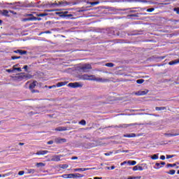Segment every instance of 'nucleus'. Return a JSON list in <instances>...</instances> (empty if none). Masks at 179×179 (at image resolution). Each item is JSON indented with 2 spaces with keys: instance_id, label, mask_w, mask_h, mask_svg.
Here are the masks:
<instances>
[{
  "instance_id": "c85d7f7f",
  "label": "nucleus",
  "mask_w": 179,
  "mask_h": 179,
  "mask_svg": "<svg viewBox=\"0 0 179 179\" xmlns=\"http://www.w3.org/2000/svg\"><path fill=\"white\" fill-rule=\"evenodd\" d=\"M155 166H157V167H155V169H156L157 170H159V169H162V167H163V166H162L160 163H156Z\"/></svg>"
},
{
  "instance_id": "052dcab7",
  "label": "nucleus",
  "mask_w": 179,
  "mask_h": 179,
  "mask_svg": "<svg viewBox=\"0 0 179 179\" xmlns=\"http://www.w3.org/2000/svg\"><path fill=\"white\" fill-rule=\"evenodd\" d=\"M127 179H136V177L130 176Z\"/></svg>"
},
{
  "instance_id": "4be33fe9",
  "label": "nucleus",
  "mask_w": 179,
  "mask_h": 179,
  "mask_svg": "<svg viewBox=\"0 0 179 179\" xmlns=\"http://www.w3.org/2000/svg\"><path fill=\"white\" fill-rule=\"evenodd\" d=\"M179 133L176 134H165V136H178Z\"/></svg>"
},
{
  "instance_id": "9b49d317",
  "label": "nucleus",
  "mask_w": 179,
  "mask_h": 179,
  "mask_svg": "<svg viewBox=\"0 0 179 179\" xmlns=\"http://www.w3.org/2000/svg\"><path fill=\"white\" fill-rule=\"evenodd\" d=\"M14 52H15V54H20V55H24L27 54V51H26V50H14Z\"/></svg>"
},
{
  "instance_id": "f3484780",
  "label": "nucleus",
  "mask_w": 179,
  "mask_h": 179,
  "mask_svg": "<svg viewBox=\"0 0 179 179\" xmlns=\"http://www.w3.org/2000/svg\"><path fill=\"white\" fill-rule=\"evenodd\" d=\"M1 15H3V16H6V17H9V11L8 10H3L1 11Z\"/></svg>"
},
{
  "instance_id": "7ed1b4c3",
  "label": "nucleus",
  "mask_w": 179,
  "mask_h": 179,
  "mask_svg": "<svg viewBox=\"0 0 179 179\" xmlns=\"http://www.w3.org/2000/svg\"><path fill=\"white\" fill-rule=\"evenodd\" d=\"M92 69V65L90 64H85L80 67L81 72L87 73Z\"/></svg>"
},
{
  "instance_id": "72a5a7b5",
  "label": "nucleus",
  "mask_w": 179,
  "mask_h": 179,
  "mask_svg": "<svg viewBox=\"0 0 179 179\" xmlns=\"http://www.w3.org/2000/svg\"><path fill=\"white\" fill-rule=\"evenodd\" d=\"M106 66H108V68H113V66H114V64L113 63H106Z\"/></svg>"
},
{
  "instance_id": "c9c22d12",
  "label": "nucleus",
  "mask_w": 179,
  "mask_h": 179,
  "mask_svg": "<svg viewBox=\"0 0 179 179\" xmlns=\"http://www.w3.org/2000/svg\"><path fill=\"white\" fill-rule=\"evenodd\" d=\"M20 58H22V57H20V56H19V57H17V56H12L11 57V59H13V60L20 59Z\"/></svg>"
},
{
  "instance_id": "c03bdc74",
  "label": "nucleus",
  "mask_w": 179,
  "mask_h": 179,
  "mask_svg": "<svg viewBox=\"0 0 179 179\" xmlns=\"http://www.w3.org/2000/svg\"><path fill=\"white\" fill-rule=\"evenodd\" d=\"M68 167H69L68 164L62 165V169H68Z\"/></svg>"
},
{
  "instance_id": "e433bc0d",
  "label": "nucleus",
  "mask_w": 179,
  "mask_h": 179,
  "mask_svg": "<svg viewBox=\"0 0 179 179\" xmlns=\"http://www.w3.org/2000/svg\"><path fill=\"white\" fill-rule=\"evenodd\" d=\"M176 166H177L176 164H168L166 167H176Z\"/></svg>"
},
{
  "instance_id": "a18cd8bd",
  "label": "nucleus",
  "mask_w": 179,
  "mask_h": 179,
  "mask_svg": "<svg viewBox=\"0 0 179 179\" xmlns=\"http://www.w3.org/2000/svg\"><path fill=\"white\" fill-rule=\"evenodd\" d=\"M25 16H29V17H35L32 13L26 14Z\"/></svg>"
},
{
  "instance_id": "4c0bfd02",
  "label": "nucleus",
  "mask_w": 179,
  "mask_h": 179,
  "mask_svg": "<svg viewBox=\"0 0 179 179\" xmlns=\"http://www.w3.org/2000/svg\"><path fill=\"white\" fill-rule=\"evenodd\" d=\"M100 3L99 1H94V2H92L91 5H92V6H94V5H99Z\"/></svg>"
},
{
  "instance_id": "473e14b6",
  "label": "nucleus",
  "mask_w": 179,
  "mask_h": 179,
  "mask_svg": "<svg viewBox=\"0 0 179 179\" xmlns=\"http://www.w3.org/2000/svg\"><path fill=\"white\" fill-rule=\"evenodd\" d=\"M78 124H80V125H83V126H85V125H86V120H82L81 121H80V122H78Z\"/></svg>"
},
{
  "instance_id": "f257e3e1",
  "label": "nucleus",
  "mask_w": 179,
  "mask_h": 179,
  "mask_svg": "<svg viewBox=\"0 0 179 179\" xmlns=\"http://www.w3.org/2000/svg\"><path fill=\"white\" fill-rule=\"evenodd\" d=\"M81 78L83 80H94L95 82H101V83H105L106 82H108V79L96 78V76L94 75L89 76L87 74H84L81 76Z\"/></svg>"
},
{
  "instance_id": "f03ea898",
  "label": "nucleus",
  "mask_w": 179,
  "mask_h": 179,
  "mask_svg": "<svg viewBox=\"0 0 179 179\" xmlns=\"http://www.w3.org/2000/svg\"><path fill=\"white\" fill-rule=\"evenodd\" d=\"M32 76L30 74H24V73H21L18 76H15L16 80H23L25 79V80H27V79H31Z\"/></svg>"
},
{
  "instance_id": "864d4df0",
  "label": "nucleus",
  "mask_w": 179,
  "mask_h": 179,
  "mask_svg": "<svg viewBox=\"0 0 179 179\" xmlns=\"http://www.w3.org/2000/svg\"><path fill=\"white\" fill-rule=\"evenodd\" d=\"M160 159L161 160H165L166 159V157L164 155H161Z\"/></svg>"
},
{
  "instance_id": "680f3d73",
  "label": "nucleus",
  "mask_w": 179,
  "mask_h": 179,
  "mask_svg": "<svg viewBox=\"0 0 179 179\" xmlns=\"http://www.w3.org/2000/svg\"><path fill=\"white\" fill-rule=\"evenodd\" d=\"M27 68H28L27 65H25L24 66L23 69H25V71H27Z\"/></svg>"
},
{
  "instance_id": "5fc2aeb1",
  "label": "nucleus",
  "mask_w": 179,
  "mask_h": 179,
  "mask_svg": "<svg viewBox=\"0 0 179 179\" xmlns=\"http://www.w3.org/2000/svg\"><path fill=\"white\" fill-rule=\"evenodd\" d=\"M127 0H115V2H125Z\"/></svg>"
},
{
  "instance_id": "c756f323",
  "label": "nucleus",
  "mask_w": 179,
  "mask_h": 179,
  "mask_svg": "<svg viewBox=\"0 0 179 179\" xmlns=\"http://www.w3.org/2000/svg\"><path fill=\"white\" fill-rule=\"evenodd\" d=\"M155 110H156L157 111H162V110H166V107H156V108H155Z\"/></svg>"
},
{
  "instance_id": "37998d69",
  "label": "nucleus",
  "mask_w": 179,
  "mask_h": 179,
  "mask_svg": "<svg viewBox=\"0 0 179 179\" xmlns=\"http://www.w3.org/2000/svg\"><path fill=\"white\" fill-rule=\"evenodd\" d=\"M138 170H139V171H143V167L138 165Z\"/></svg>"
},
{
  "instance_id": "49530a36",
  "label": "nucleus",
  "mask_w": 179,
  "mask_h": 179,
  "mask_svg": "<svg viewBox=\"0 0 179 179\" xmlns=\"http://www.w3.org/2000/svg\"><path fill=\"white\" fill-rule=\"evenodd\" d=\"M6 72H8V73H10L12 72H15V71L13 70V69H7Z\"/></svg>"
},
{
  "instance_id": "6e6552de",
  "label": "nucleus",
  "mask_w": 179,
  "mask_h": 179,
  "mask_svg": "<svg viewBox=\"0 0 179 179\" xmlns=\"http://www.w3.org/2000/svg\"><path fill=\"white\" fill-rule=\"evenodd\" d=\"M136 136H141V135H136L135 133L123 135V138H136Z\"/></svg>"
},
{
  "instance_id": "6e6d98bb",
  "label": "nucleus",
  "mask_w": 179,
  "mask_h": 179,
  "mask_svg": "<svg viewBox=\"0 0 179 179\" xmlns=\"http://www.w3.org/2000/svg\"><path fill=\"white\" fill-rule=\"evenodd\" d=\"M122 153H129V150H122Z\"/></svg>"
},
{
  "instance_id": "09e8293b",
  "label": "nucleus",
  "mask_w": 179,
  "mask_h": 179,
  "mask_svg": "<svg viewBox=\"0 0 179 179\" xmlns=\"http://www.w3.org/2000/svg\"><path fill=\"white\" fill-rule=\"evenodd\" d=\"M138 170V165L133 167V171H137Z\"/></svg>"
},
{
  "instance_id": "a211bd4d",
  "label": "nucleus",
  "mask_w": 179,
  "mask_h": 179,
  "mask_svg": "<svg viewBox=\"0 0 179 179\" xmlns=\"http://www.w3.org/2000/svg\"><path fill=\"white\" fill-rule=\"evenodd\" d=\"M64 176L65 178H75V173H69Z\"/></svg>"
},
{
  "instance_id": "20e7f679",
  "label": "nucleus",
  "mask_w": 179,
  "mask_h": 179,
  "mask_svg": "<svg viewBox=\"0 0 179 179\" xmlns=\"http://www.w3.org/2000/svg\"><path fill=\"white\" fill-rule=\"evenodd\" d=\"M36 85H37V82L36 80H34L31 83L29 84V89L31 93H40V91L37 90H34Z\"/></svg>"
},
{
  "instance_id": "338daca9",
  "label": "nucleus",
  "mask_w": 179,
  "mask_h": 179,
  "mask_svg": "<svg viewBox=\"0 0 179 179\" xmlns=\"http://www.w3.org/2000/svg\"><path fill=\"white\" fill-rule=\"evenodd\" d=\"M94 179H103L101 177H94Z\"/></svg>"
},
{
  "instance_id": "aec40b11",
  "label": "nucleus",
  "mask_w": 179,
  "mask_h": 179,
  "mask_svg": "<svg viewBox=\"0 0 179 179\" xmlns=\"http://www.w3.org/2000/svg\"><path fill=\"white\" fill-rule=\"evenodd\" d=\"M85 177V175H82L80 173H74V178H82Z\"/></svg>"
},
{
  "instance_id": "69168bd1",
  "label": "nucleus",
  "mask_w": 179,
  "mask_h": 179,
  "mask_svg": "<svg viewBox=\"0 0 179 179\" xmlns=\"http://www.w3.org/2000/svg\"><path fill=\"white\" fill-rule=\"evenodd\" d=\"M55 10H46V12H54Z\"/></svg>"
},
{
  "instance_id": "5701e85b",
  "label": "nucleus",
  "mask_w": 179,
  "mask_h": 179,
  "mask_svg": "<svg viewBox=\"0 0 179 179\" xmlns=\"http://www.w3.org/2000/svg\"><path fill=\"white\" fill-rule=\"evenodd\" d=\"M36 167H44L45 166V164L43 162H38V163H36Z\"/></svg>"
},
{
  "instance_id": "58836bf2",
  "label": "nucleus",
  "mask_w": 179,
  "mask_h": 179,
  "mask_svg": "<svg viewBox=\"0 0 179 179\" xmlns=\"http://www.w3.org/2000/svg\"><path fill=\"white\" fill-rule=\"evenodd\" d=\"M113 35L114 36H120V32H118V31L115 30L113 31Z\"/></svg>"
},
{
  "instance_id": "423d86ee",
  "label": "nucleus",
  "mask_w": 179,
  "mask_h": 179,
  "mask_svg": "<svg viewBox=\"0 0 179 179\" xmlns=\"http://www.w3.org/2000/svg\"><path fill=\"white\" fill-rule=\"evenodd\" d=\"M36 20H41V18L40 17H28V18H24L23 20V22H34V21H36Z\"/></svg>"
},
{
  "instance_id": "e2e57ef3",
  "label": "nucleus",
  "mask_w": 179,
  "mask_h": 179,
  "mask_svg": "<svg viewBox=\"0 0 179 179\" xmlns=\"http://www.w3.org/2000/svg\"><path fill=\"white\" fill-rule=\"evenodd\" d=\"M160 164H161V166H165L166 165V162H162Z\"/></svg>"
},
{
  "instance_id": "8fccbe9b",
  "label": "nucleus",
  "mask_w": 179,
  "mask_h": 179,
  "mask_svg": "<svg viewBox=\"0 0 179 179\" xmlns=\"http://www.w3.org/2000/svg\"><path fill=\"white\" fill-rule=\"evenodd\" d=\"M174 157V155H166V159H172V157Z\"/></svg>"
},
{
  "instance_id": "ea45409f",
  "label": "nucleus",
  "mask_w": 179,
  "mask_h": 179,
  "mask_svg": "<svg viewBox=\"0 0 179 179\" xmlns=\"http://www.w3.org/2000/svg\"><path fill=\"white\" fill-rule=\"evenodd\" d=\"M174 12H176L177 15H179V8H173Z\"/></svg>"
},
{
  "instance_id": "de8ad7c7",
  "label": "nucleus",
  "mask_w": 179,
  "mask_h": 179,
  "mask_svg": "<svg viewBox=\"0 0 179 179\" xmlns=\"http://www.w3.org/2000/svg\"><path fill=\"white\" fill-rule=\"evenodd\" d=\"M153 10H155V8H153L147 9V12H153Z\"/></svg>"
},
{
  "instance_id": "dca6fc26",
  "label": "nucleus",
  "mask_w": 179,
  "mask_h": 179,
  "mask_svg": "<svg viewBox=\"0 0 179 179\" xmlns=\"http://www.w3.org/2000/svg\"><path fill=\"white\" fill-rule=\"evenodd\" d=\"M87 170H90V168H78L75 169L74 171H87Z\"/></svg>"
},
{
  "instance_id": "1a4fd4ad",
  "label": "nucleus",
  "mask_w": 179,
  "mask_h": 179,
  "mask_svg": "<svg viewBox=\"0 0 179 179\" xmlns=\"http://www.w3.org/2000/svg\"><path fill=\"white\" fill-rule=\"evenodd\" d=\"M135 125H138L136 123H132V124H123L119 125V128H128V127H135Z\"/></svg>"
},
{
  "instance_id": "f8f14e48",
  "label": "nucleus",
  "mask_w": 179,
  "mask_h": 179,
  "mask_svg": "<svg viewBox=\"0 0 179 179\" xmlns=\"http://www.w3.org/2000/svg\"><path fill=\"white\" fill-rule=\"evenodd\" d=\"M47 153H48V150H40L38 151L36 155L38 156H44V155H47Z\"/></svg>"
},
{
  "instance_id": "412c9836",
  "label": "nucleus",
  "mask_w": 179,
  "mask_h": 179,
  "mask_svg": "<svg viewBox=\"0 0 179 179\" xmlns=\"http://www.w3.org/2000/svg\"><path fill=\"white\" fill-rule=\"evenodd\" d=\"M27 173L28 174H34L36 173V169H27Z\"/></svg>"
},
{
  "instance_id": "9d476101",
  "label": "nucleus",
  "mask_w": 179,
  "mask_h": 179,
  "mask_svg": "<svg viewBox=\"0 0 179 179\" xmlns=\"http://www.w3.org/2000/svg\"><path fill=\"white\" fill-rule=\"evenodd\" d=\"M68 13V11H59V12H56L55 15H58L60 17H65V15Z\"/></svg>"
},
{
  "instance_id": "603ef678",
  "label": "nucleus",
  "mask_w": 179,
  "mask_h": 179,
  "mask_svg": "<svg viewBox=\"0 0 179 179\" xmlns=\"http://www.w3.org/2000/svg\"><path fill=\"white\" fill-rule=\"evenodd\" d=\"M56 131H65V129H62V127H59L56 129Z\"/></svg>"
},
{
  "instance_id": "a19ab883",
  "label": "nucleus",
  "mask_w": 179,
  "mask_h": 179,
  "mask_svg": "<svg viewBox=\"0 0 179 179\" xmlns=\"http://www.w3.org/2000/svg\"><path fill=\"white\" fill-rule=\"evenodd\" d=\"M114 169H115V166H108L107 167V169L108 170H114Z\"/></svg>"
},
{
  "instance_id": "3c124183",
  "label": "nucleus",
  "mask_w": 179,
  "mask_h": 179,
  "mask_svg": "<svg viewBox=\"0 0 179 179\" xmlns=\"http://www.w3.org/2000/svg\"><path fill=\"white\" fill-rule=\"evenodd\" d=\"M52 143H54V141H49L47 143L48 145H52Z\"/></svg>"
},
{
  "instance_id": "f704fd0d",
  "label": "nucleus",
  "mask_w": 179,
  "mask_h": 179,
  "mask_svg": "<svg viewBox=\"0 0 179 179\" xmlns=\"http://www.w3.org/2000/svg\"><path fill=\"white\" fill-rule=\"evenodd\" d=\"M47 13H40V14H36V16H38L39 17H44V16H47Z\"/></svg>"
},
{
  "instance_id": "0eeeda50",
  "label": "nucleus",
  "mask_w": 179,
  "mask_h": 179,
  "mask_svg": "<svg viewBox=\"0 0 179 179\" xmlns=\"http://www.w3.org/2000/svg\"><path fill=\"white\" fill-rule=\"evenodd\" d=\"M55 143L57 144L66 143V138H57L55 139Z\"/></svg>"
},
{
  "instance_id": "2f4dec72",
  "label": "nucleus",
  "mask_w": 179,
  "mask_h": 179,
  "mask_svg": "<svg viewBox=\"0 0 179 179\" xmlns=\"http://www.w3.org/2000/svg\"><path fill=\"white\" fill-rule=\"evenodd\" d=\"M143 82H145V80H143V79H138L136 80V83H138V85H142V83H143Z\"/></svg>"
},
{
  "instance_id": "0e129e2a",
  "label": "nucleus",
  "mask_w": 179,
  "mask_h": 179,
  "mask_svg": "<svg viewBox=\"0 0 179 179\" xmlns=\"http://www.w3.org/2000/svg\"><path fill=\"white\" fill-rule=\"evenodd\" d=\"M124 164H127V162L124 161V162L121 163V166H124Z\"/></svg>"
},
{
  "instance_id": "2eb2a0df",
  "label": "nucleus",
  "mask_w": 179,
  "mask_h": 179,
  "mask_svg": "<svg viewBox=\"0 0 179 179\" xmlns=\"http://www.w3.org/2000/svg\"><path fill=\"white\" fill-rule=\"evenodd\" d=\"M68 82H60V83H57L56 85L57 87H62V86H65L66 85H67Z\"/></svg>"
},
{
  "instance_id": "cd10ccee",
  "label": "nucleus",
  "mask_w": 179,
  "mask_h": 179,
  "mask_svg": "<svg viewBox=\"0 0 179 179\" xmlns=\"http://www.w3.org/2000/svg\"><path fill=\"white\" fill-rule=\"evenodd\" d=\"M167 174H170L171 176H174L176 174V170L172 169L167 172Z\"/></svg>"
},
{
  "instance_id": "bf43d9fd",
  "label": "nucleus",
  "mask_w": 179,
  "mask_h": 179,
  "mask_svg": "<svg viewBox=\"0 0 179 179\" xmlns=\"http://www.w3.org/2000/svg\"><path fill=\"white\" fill-rule=\"evenodd\" d=\"M8 176V174H0V178L1 177H6Z\"/></svg>"
},
{
  "instance_id": "393cba45",
  "label": "nucleus",
  "mask_w": 179,
  "mask_h": 179,
  "mask_svg": "<svg viewBox=\"0 0 179 179\" xmlns=\"http://www.w3.org/2000/svg\"><path fill=\"white\" fill-rule=\"evenodd\" d=\"M64 17L66 18V19H69L70 17L71 18V19H73V18H72V17H73V15H72V14H64Z\"/></svg>"
},
{
  "instance_id": "79ce46f5",
  "label": "nucleus",
  "mask_w": 179,
  "mask_h": 179,
  "mask_svg": "<svg viewBox=\"0 0 179 179\" xmlns=\"http://www.w3.org/2000/svg\"><path fill=\"white\" fill-rule=\"evenodd\" d=\"M24 174V171H20L18 172V176H23Z\"/></svg>"
},
{
  "instance_id": "ddd939ff",
  "label": "nucleus",
  "mask_w": 179,
  "mask_h": 179,
  "mask_svg": "<svg viewBox=\"0 0 179 179\" xmlns=\"http://www.w3.org/2000/svg\"><path fill=\"white\" fill-rule=\"evenodd\" d=\"M69 86H70V87H73V89H75L76 87H79L80 85L79 84V83H70L69 84Z\"/></svg>"
},
{
  "instance_id": "a878e982",
  "label": "nucleus",
  "mask_w": 179,
  "mask_h": 179,
  "mask_svg": "<svg viewBox=\"0 0 179 179\" xmlns=\"http://www.w3.org/2000/svg\"><path fill=\"white\" fill-rule=\"evenodd\" d=\"M127 163L129 166H135V164H136V161H128Z\"/></svg>"
},
{
  "instance_id": "39448f33",
  "label": "nucleus",
  "mask_w": 179,
  "mask_h": 179,
  "mask_svg": "<svg viewBox=\"0 0 179 179\" xmlns=\"http://www.w3.org/2000/svg\"><path fill=\"white\" fill-rule=\"evenodd\" d=\"M49 6H52V7H54V6H68V3L65 2V1H59V2L55 1L53 3L49 4Z\"/></svg>"
},
{
  "instance_id": "4468645a",
  "label": "nucleus",
  "mask_w": 179,
  "mask_h": 179,
  "mask_svg": "<svg viewBox=\"0 0 179 179\" xmlns=\"http://www.w3.org/2000/svg\"><path fill=\"white\" fill-rule=\"evenodd\" d=\"M51 162H61V157H59V155L53 156L51 159Z\"/></svg>"
},
{
  "instance_id": "b1692460",
  "label": "nucleus",
  "mask_w": 179,
  "mask_h": 179,
  "mask_svg": "<svg viewBox=\"0 0 179 179\" xmlns=\"http://www.w3.org/2000/svg\"><path fill=\"white\" fill-rule=\"evenodd\" d=\"M146 92L145 91H140L138 93H136L137 96H145V94H146Z\"/></svg>"
},
{
  "instance_id": "4d7b16f0",
  "label": "nucleus",
  "mask_w": 179,
  "mask_h": 179,
  "mask_svg": "<svg viewBox=\"0 0 179 179\" xmlns=\"http://www.w3.org/2000/svg\"><path fill=\"white\" fill-rule=\"evenodd\" d=\"M71 160H78V157H72Z\"/></svg>"
},
{
  "instance_id": "6ab92c4d",
  "label": "nucleus",
  "mask_w": 179,
  "mask_h": 179,
  "mask_svg": "<svg viewBox=\"0 0 179 179\" xmlns=\"http://www.w3.org/2000/svg\"><path fill=\"white\" fill-rule=\"evenodd\" d=\"M179 64V60H173L169 62V65H177Z\"/></svg>"
},
{
  "instance_id": "7c9ffc66",
  "label": "nucleus",
  "mask_w": 179,
  "mask_h": 179,
  "mask_svg": "<svg viewBox=\"0 0 179 179\" xmlns=\"http://www.w3.org/2000/svg\"><path fill=\"white\" fill-rule=\"evenodd\" d=\"M151 159L152 160H157V159H159V155H157V154H155L151 157Z\"/></svg>"
},
{
  "instance_id": "774afa93",
  "label": "nucleus",
  "mask_w": 179,
  "mask_h": 179,
  "mask_svg": "<svg viewBox=\"0 0 179 179\" xmlns=\"http://www.w3.org/2000/svg\"><path fill=\"white\" fill-rule=\"evenodd\" d=\"M19 145H20V146H23V145H24V143H19Z\"/></svg>"
},
{
  "instance_id": "bb28decb",
  "label": "nucleus",
  "mask_w": 179,
  "mask_h": 179,
  "mask_svg": "<svg viewBox=\"0 0 179 179\" xmlns=\"http://www.w3.org/2000/svg\"><path fill=\"white\" fill-rule=\"evenodd\" d=\"M15 66H17V65H15V66H13V71H17L18 72H22V68L20 67H18V68H16Z\"/></svg>"
},
{
  "instance_id": "13d9d810",
  "label": "nucleus",
  "mask_w": 179,
  "mask_h": 179,
  "mask_svg": "<svg viewBox=\"0 0 179 179\" xmlns=\"http://www.w3.org/2000/svg\"><path fill=\"white\" fill-rule=\"evenodd\" d=\"M44 33H45L46 34H48L50 33V31H46L45 32H42L41 34H44Z\"/></svg>"
}]
</instances>
